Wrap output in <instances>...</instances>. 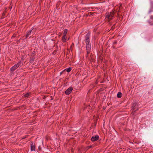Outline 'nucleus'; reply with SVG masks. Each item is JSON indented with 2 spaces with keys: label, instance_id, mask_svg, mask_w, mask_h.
Listing matches in <instances>:
<instances>
[{
  "label": "nucleus",
  "instance_id": "nucleus-20",
  "mask_svg": "<svg viewBox=\"0 0 153 153\" xmlns=\"http://www.w3.org/2000/svg\"><path fill=\"white\" fill-rule=\"evenodd\" d=\"M136 111V110H134V111Z\"/></svg>",
  "mask_w": 153,
  "mask_h": 153
},
{
  "label": "nucleus",
  "instance_id": "nucleus-14",
  "mask_svg": "<svg viewBox=\"0 0 153 153\" xmlns=\"http://www.w3.org/2000/svg\"><path fill=\"white\" fill-rule=\"evenodd\" d=\"M30 94L27 93L24 95V96L25 97H28L30 95Z\"/></svg>",
  "mask_w": 153,
  "mask_h": 153
},
{
  "label": "nucleus",
  "instance_id": "nucleus-10",
  "mask_svg": "<svg viewBox=\"0 0 153 153\" xmlns=\"http://www.w3.org/2000/svg\"><path fill=\"white\" fill-rule=\"evenodd\" d=\"M66 36H63L62 37V40L63 42H66V40L65 38Z\"/></svg>",
  "mask_w": 153,
  "mask_h": 153
},
{
  "label": "nucleus",
  "instance_id": "nucleus-13",
  "mask_svg": "<svg viewBox=\"0 0 153 153\" xmlns=\"http://www.w3.org/2000/svg\"><path fill=\"white\" fill-rule=\"evenodd\" d=\"M85 43L86 44V46L87 45H91V43L89 40L85 41Z\"/></svg>",
  "mask_w": 153,
  "mask_h": 153
},
{
  "label": "nucleus",
  "instance_id": "nucleus-1",
  "mask_svg": "<svg viewBox=\"0 0 153 153\" xmlns=\"http://www.w3.org/2000/svg\"><path fill=\"white\" fill-rule=\"evenodd\" d=\"M21 64V62L19 61L15 65L11 67L10 69V71L13 72L17 69Z\"/></svg>",
  "mask_w": 153,
  "mask_h": 153
},
{
  "label": "nucleus",
  "instance_id": "nucleus-2",
  "mask_svg": "<svg viewBox=\"0 0 153 153\" xmlns=\"http://www.w3.org/2000/svg\"><path fill=\"white\" fill-rule=\"evenodd\" d=\"M113 13H110L106 14L105 19H108L109 20H111L112 19L113 17Z\"/></svg>",
  "mask_w": 153,
  "mask_h": 153
},
{
  "label": "nucleus",
  "instance_id": "nucleus-19",
  "mask_svg": "<svg viewBox=\"0 0 153 153\" xmlns=\"http://www.w3.org/2000/svg\"><path fill=\"white\" fill-rule=\"evenodd\" d=\"M25 138V137L23 138H22V139H24V138Z\"/></svg>",
  "mask_w": 153,
  "mask_h": 153
},
{
  "label": "nucleus",
  "instance_id": "nucleus-18",
  "mask_svg": "<svg viewBox=\"0 0 153 153\" xmlns=\"http://www.w3.org/2000/svg\"><path fill=\"white\" fill-rule=\"evenodd\" d=\"M95 83L96 84H97L98 83V82L97 81H96L95 82Z\"/></svg>",
  "mask_w": 153,
  "mask_h": 153
},
{
  "label": "nucleus",
  "instance_id": "nucleus-21",
  "mask_svg": "<svg viewBox=\"0 0 153 153\" xmlns=\"http://www.w3.org/2000/svg\"><path fill=\"white\" fill-rule=\"evenodd\" d=\"M114 44L116 43V42H114Z\"/></svg>",
  "mask_w": 153,
  "mask_h": 153
},
{
  "label": "nucleus",
  "instance_id": "nucleus-15",
  "mask_svg": "<svg viewBox=\"0 0 153 153\" xmlns=\"http://www.w3.org/2000/svg\"><path fill=\"white\" fill-rule=\"evenodd\" d=\"M136 105V103H134V104H133V110H134V109H135V108H134V107Z\"/></svg>",
  "mask_w": 153,
  "mask_h": 153
},
{
  "label": "nucleus",
  "instance_id": "nucleus-4",
  "mask_svg": "<svg viewBox=\"0 0 153 153\" xmlns=\"http://www.w3.org/2000/svg\"><path fill=\"white\" fill-rule=\"evenodd\" d=\"M73 90V88L71 87H70L65 91V94L67 95L69 94Z\"/></svg>",
  "mask_w": 153,
  "mask_h": 153
},
{
  "label": "nucleus",
  "instance_id": "nucleus-3",
  "mask_svg": "<svg viewBox=\"0 0 153 153\" xmlns=\"http://www.w3.org/2000/svg\"><path fill=\"white\" fill-rule=\"evenodd\" d=\"M86 49L87 51V55L86 56V57L87 58L88 56V54L90 53V50L91 49V45H87L86 46Z\"/></svg>",
  "mask_w": 153,
  "mask_h": 153
},
{
  "label": "nucleus",
  "instance_id": "nucleus-7",
  "mask_svg": "<svg viewBox=\"0 0 153 153\" xmlns=\"http://www.w3.org/2000/svg\"><path fill=\"white\" fill-rule=\"evenodd\" d=\"M90 36V33H87L85 36V41L89 40V38Z\"/></svg>",
  "mask_w": 153,
  "mask_h": 153
},
{
  "label": "nucleus",
  "instance_id": "nucleus-11",
  "mask_svg": "<svg viewBox=\"0 0 153 153\" xmlns=\"http://www.w3.org/2000/svg\"><path fill=\"white\" fill-rule=\"evenodd\" d=\"M68 30L66 29H65L64 33H63V36H66Z\"/></svg>",
  "mask_w": 153,
  "mask_h": 153
},
{
  "label": "nucleus",
  "instance_id": "nucleus-8",
  "mask_svg": "<svg viewBox=\"0 0 153 153\" xmlns=\"http://www.w3.org/2000/svg\"><path fill=\"white\" fill-rule=\"evenodd\" d=\"M31 151H35V147L33 143H32L31 146Z\"/></svg>",
  "mask_w": 153,
  "mask_h": 153
},
{
  "label": "nucleus",
  "instance_id": "nucleus-17",
  "mask_svg": "<svg viewBox=\"0 0 153 153\" xmlns=\"http://www.w3.org/2000/svg\"><path fill=\"white\" fill-rule=\"evenodd\" d=\"M150 18L152 19H153V16H150Z\"/></svg>",
  "mask_w": 153,
  "mask_h": 153
},
{
  "label": "nucleus",
  "instance_id": "nucleus-6",
  "mask_svg": "<svg viewBox=\"0 0 153 153\" xmlns=\"http://www.w3.org/2000/svg\"><path fill=\"white\" fill-rule=\"evenodd\" d=\"M33 29H32L31 30H29L25 36L26 38H27L29 36L33 34V31L32 30Z\"/></svg>",
  "mask_w": 153,
  "mask_h": 153
},
{
  "label": "nucleus",
  "instance_id": "nucleus-9",
  "mask_svg": "<svg viewBox=\"0 0 153 153\" xmlns=\"http://www.w3.org/2000/svg\"><path fill=\"white\" fill-rule=\"evenodd\" d=\"M122 96V94L121 92H119L117 93V97L118 98H120Z\"/></svg>",
  "mask_w": 153,
  "mask_h": 153
},
{
  "label": "nucleus",
  "instance_id": "nucleus-16",
  "mask_svg": "<svg viewBox=\"0 0 153 153\" xmlns=\"http://www.w3.org/2000/svg\"><path fill=\"white\" fill-rule=\"evenodd\" d=\"M92 147V146H88L87 147V149H88L91 148Z\"/></svg>",
  "mask_w": 153,
  "mask_h": 153
},
{
  "label": "nucleus",
  "instance_id": "nucleus-5",
  "mask_svg": "<svg viewBox=\"0 0 153 153\" xmlns=\"http://www.w3.org/2000/svg\"><path fill=\"white\" fill-rule=\"evenodd\" d=\"M99 137L98 135H96L95 136L92 137L91 140L93 142L99 139Z\"/></svg>",
  "mask_w": 153,
  "mask_h": 153
},
{
  "label": "nucleus",
  "instance_id": "nucleus-12",
  "mask_svg": "<svg viewBox=\"0 0 153 153\" xmlns=\"http://www.w3.org/2000/svg\"><path fill=\"white\" fill-rule=\"evenodd\" d=\"M66 70V71L67 72L69 73L71 70V68H67L66 69H65Z\"/></svg>",
  "mask_w": 153,
  "mask_h": 153
}]
</instances>
